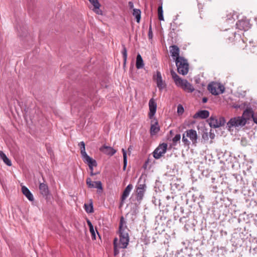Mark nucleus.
Segmentation results:
<instances>
[{
    "mask_svg": "<svg viewBox=\"0 0 257 257\" xmlns=\"http://www.w3.org/2000/svg\"><path fill=\"white\" fill-rule=\"evenodd\" d=\"M254 116L253 111L251 108H247L243 112L242 117H243L245 119L246 122L247 120L249 119L250 117L253 118V116Z\"/></svg>",
    "mask_w": 257,
    "mask_h": 257,
    "instance_id": "obj_21",
    "label": "nucleus"
},
{
    "mask_svg": "<svg viewBox=\"0 0 257 257\" xmlns=\"http://www.w3.org/2000/svg\"><path fill=\"white\" fill-rule=\"evenodd\" d=\"M95 174H96L95 173H93V171H90V175H91V176H93V175H95Z\"/></svg>",
    "mask_w": 257,
    "mask_h": 257,
    "instance_id": "obj_40",
    "label": "nucleus"
},
{
    "mask_svg": "<svg viewBox=\"0 0 257 257\" xmlns=\"http://www.w3.org/2000/svg\"><path fill=\"white\" fill-rule=\"evenodd\" d=\"M150 112L149 115L150 118H152L155 115L157 109V103L153 99H151L149 102Z\"/></svg>",
    "mask_w": 257,
    "mask_h": 257,
    "instance_id": "obj_11",
    "label": "nucleus"
},
{
    "mask_svg": "<svg viewBox=\"0 0 257 257\" xmlns=\"http://www.w3.org/2000/svg\"><path fill=\"white\" fill-rule=\"evenodd\" d=\"M209 115V112L208 111L206 110H200L196 113L194 115V118H206Z\"/></svg>",
    "mask_w": 257,
    "mask_h": 257,
    "instance_id": "obj_20",
    "label": "nucleus"
},
{
    "mask_svg": "<svg viewBox=\"0 0 257 257\" xmlns=\"http://www.w3.org/2000/svg\"><path fill=\"white\" fill-rule=\"evenodd\" d=\"M122 152L123 153V170H125L126 165H127V157H126V152L124 149H122Z\"/></svg>",
    "mask_w": 257,
    "mask_h": 257,
    "instance_id": "obj_30",
    "label": "nucleus"
},
{
    "mask_svg": "<svg viewBox=\"0 0 257 257\" xmlns=\"http://www.w3.org/2000/svg\"><path fill=\"white\" fill-rule=\"evenodd\" d=\"M208 89L212 94L217 95L224 92L225 87L220 83L212 82L208 85Z\"/></svg>",
    "mask_w": 257,
    "mask_h": 257,
    "instance_id": "obj_6",
    "label": "nucleus"
},
{
    "mask_svg": "<svg viewBox=\"0 0 257 257\" xmlns=\"http://www.w3.org/2000/svg\"><path fill=\"white\" fill-rule=\"evenodd\" d=\"M148 37L150 39H152L153 37V34L152 31V28L151 24H150L149 29Z\"/></svg>",
    "mask_w": 257,
    "mask_h": 257,
    "instance_id": "obj_35",
    "label": "nucleus"
},
{
    "mask_svg": "<svg viewBox=\"0 0 257 257\" xmlns=\"http://www.w3.org/2000/svg\"><path fill=\"white\" fill-rule=\"evenodd\" d=\"M252 119L254 122L257 124V114H254Z\"/></svg>",
    "mask_w": 257,
    "mask_h": 257,
    "instance_id": "obj_37",
    "label": "nucleus"
},
{
    "mask_svg": "<svg viewBox=\"0 0 257 257\" xmlns=\"http://www.w3.org/2000/svg\"><path fill=\"white\" fill-rule=\"evenodd\" d=\"M167 149V144L163 143L160 145L154 151L153 154L154 157L158 159L160 158L166 152Z\"/></svg>",
    "mask_w": 257,
    "mask_h": 257,
    "instance_id": "obj_7",
    "label": "nucleus"
},
{
    "mask_svg": "<svg viewBox=\"0 0 257 257\" xmlns=\"http://www.w3.org/2000/svg\"><path fill=\"white\" fill-rule=\"evenodd\" d=\"M146 186L145 184H138L137 187V199L138 201H141L144 197L146 191Z\"/></svg>",
    "mask_w": 257,
    "mask_h": 257,
    "instance_id": "obj_8",
    "label": "nucleus"
},
{
    "mask_svg": "<svg viewBox=\"0 0 257 257\" xmlns=\"http://www.w3.org/2000/svg\"><path fill=\"white\" fill-rule=\"evenodd\" d=\"M40 193L44 197L47 196L49 194L48 185L44 183H40L39 187Z\"/></svg>",
    "mask_w": 257,
    "mask_h": 257,
    "instance_id": "obj_17",
    "label": "nucleus"
},
{
    "mask_svg": "<svg viewBox=\"0 0 257 257\" xmlns=\"http://www.w3.org/2000/svg\"><path fill=\"white\" fill-rule=\"evenodd\" d=\"M89 2L93 5V8L92 10L98 15H102V11L100 9V4L98 0H88Z\"/></svg>",
    "mask_w": 257,
    "mask_h": 257,
    "instance_id": "obj_15",
    "label": "nucleus"
},
{
    "mask_svg": "<svg viewBox=\"0 0 257 257\" xmlns=\"http://www.w3.org/2000/svg\"><path fill=\"white\" fill-rule=\"evenodd\" d=\"M175 62L178 73L183 75H186L189 70L187 60L182 57L178 58Z\"/></svg>",
    "mask_w": 257,
    "mask_h": 257,
    "instance_id": "obj_4",
    "label": "nucleus"
},
{
    "mask_svg": "<svg viewBox=\"0 0 257 257\" xmlns=\"http://www.w3.org/2000/svg\"><path fill=\"white\" fill-rule=\"evenodd\" d=\"M84 208L85 211L87 213H92L93 212V208L92 202H91V203L89 204H85Z\"/></svg>",
    "mask_w": 257,
    "mask_h": 257,
    "instance_id": "obj_28",
    "label": "nucleus"
},
{
    "mask_svg": "<svg viewBox=\"0 0 257 257\" xmlns=\"http://www.w3.org/2000/svg\"><path fill=\"white\" fill-rule=\"evenodd\" d=\"M248 24V23H246L244 21H239L237 23H236V25H237V27L239 29H243V30H245V27H243V25L244 24Z\"/></svg>",
    "mask_w": 257,
    "mask_h": 257,
    "instance_id": "obj_31",
    "label": "nucleus"
},
{
    "mask_svg": "<svg viewBox=\"0 0 257 257\" xmlns=\"http://www.w3.org/2000/svg\"><path fill=\"white\" fill-rule=\"evenodd\" d=\"M132 150V148L131 146H130V147L128 148V151L130 153L131 152V151Z\"/></svg>",
    "mask_w": 257,
    "mask_h": 257,
    "instance_id": "obj_39",
    "label": "nucleus"
},
{
    "mask_svg": "<svg viewBox=\"0 0 257 257\" xmlns=\"http://www.w3.org/2000/svg\"><path fill=\"white\" fill-rule=\"evenodd\" d=\"M0 158L3 160L4 163L9 166H12L11 160L6 156L5 154L2 151H0Z\"/></svg>",
    "mask_w": 257,
    "mask_h": 257,
    "instance_id": "obj_24",
    "label": "nucleus"
},
{
    "mask_svg": "<svg viewBox=\"0 0 257 257\" xmlns=\"http://www.w3.org/2000/svg\"><path fill=\"white\" fill-rule=\"evenodd\" d=\"M181 139V135L180 134L176 135L172 140L173 143L175 145L177 142H179Z\"/></svg>",
    "mask_w": 257,
    "mask_h": 257,
    "instance_id": "obj_33",
    "label": "nucleus"
},
{
    "mask_svg": "<svg viewBox=\"0 0 257 257\" xmlns=\"http://www.w3.org/2000/svg\"><path fill=\"white\" fill-rule=\"evenodd\" d=\"M128 6L131 9H134V4L132 2H128Z\"/></svg>",
    "mask_w": 257,
    "mask_h": 257,
    "instance_id": "obj_36",
    "label": "nucleus"
},
{
    "mask_svg": "<svg viewBox=\"0 0 257 257\" xmlns=\"http://www.w3.org/2000/svg\"><path fill=\"white\" fill-rule=\"evenodd\" d=\"M87 223L89 227V231L91 233L92 238L93 239H96L95 232V230L93 228L92 224L91 223L90 221L89 220H88L87 221Z\"/></svg>",
    "mask_w": 257,
    "mask_h": 257,
    "instance_id": "obj_27",
    "label": "nucleus"
},
{
    "mask_svg": "<svg viewBox=\"0 0 257 257\" xmlns=\"http://www.w3.org/2000/svg\"><path fill=\"white\" fill-rule=\"evenodd\" d=\"M198 136L197 132L193 129L186 131L182 136V142L185 146H189L191 142L193 145L196 146L197 143Z\"/></svg>",
    "mask_w": 257,
    "mask_h": 257,
    "instance_id": "obj_3",
    "label": "nucleus"
},
{
    "mask_svg": "<svg viewBox=\"0 0 257 257\" xmlns=\"http://www.w3.org/2000/svg\"><path fill=\"white\" fill-rule=\"evenodd\" d=\"M22 192L30 201H33L34 200L33 194L27 187L23 186L22 187Z\"/></svg>",
    "mask_w": 257,
    "mask_h": 257,
    "instance_id": "obj_18",
    "label": "nucleus"
},
{
    "mask_svg": "<svg viewBox=\"0 0 257 257\" xmlns=\"http://www.w3.org/2000/svg\"><path fill=\"white\" fill-rule=\"evenodd\" d=\"M160 130L158 122L156 119H153L151 121V126L150 128V134L152 136L155 135Z\"/></svg>",
    "mask_w": 257,
    "mask_h": 257,
    "instance_id": "obj_10",
    "label": "nucleus"
},
{
    "mask_svg": "<svg viewBox=\"0 0 257 257\" xmlns=\"http://www.w3.org/2000/svg\"><path fill=\"white\" fill-rule=\"evenodd\" d=\"M79 146L80 148L81 154L82 155V159L87 157H89V156L87 154L85 151V143L83 142H81L79 144Z\"/></svg>",
    "mask_w": 257,
    "mask_h": 257,
    "instance_id": "obj_25",
    "label": "nucleus"
},
{
    "mask_svg": "<svg viewBox=\"0 0 257 257\" xmlns=\"http://www.w3.org/2000/svg\"><path fill=\"white\" fill-rule=\"evenodd\" d=\"M224 123V120L223 118H220L219 120L215 118H211L210 119V125L211 126L216 128L222 125Z\"/></svg>",
    "mask_w": 257,
    "mask_h": 257,
    "instance_id": "obj_19",
    "label": "nucleus"
},
{
    "mask_svg": "<svg viewBox=\"0 0 257 257\" xmlns=\"http://www.w3.org/2000/svg\"><path fill=\"white\" fill-rule=\"evenodd\" d=\"M207 101V98L206 97H203L202 99V102L203 103H206Z\"/></svg>",
    "mask_w": 257,
    "mask_h": 257,
    "instance_id": "obj_38",
    "label": "nucleus"
},
{
    "mask_svg": "<svg viewBox=\"0 0 257 257\" xmlns=\"http://www.w3.org/2000/svg\"><path fill=\"white\" fill-rule=\"evenodd\" d=\"M122 55L123 58V65H125L127 59V51L125 47H123V51H122Z\"/></svg>",
    "mask_w": 257,
    "mask_h": 257,
    "instance_id": "obj_32",
    "label": "nucleus"
},
{
    "mask_svg": "<svg viewBox=\"0 0 257 257\" xmlns=\"http://www.w3.org/2000/svg\"><path fill=\"white\" fill-rule=\"evenodd\" d=\"M158 19L160 21H163L164 20V17H163V8L162 6H160L158 7Z\"/></svg>",
    "mask_w": 257,
    "mask_h": 257,
    "instance_id": "obj_29",
    "label": "nucleus"
},
{
    "mask_svg": "<svg viewBox=\"0 0 257 257\" xmlns=\"http://www.w3.org/2000/svg\"><path fill=\"white\" fill-rule=\"evenodd\" d=\"M155 79L157 86L160 90H162L165 87L166 84L162 80L161 74L160 72H157L156 77Z\"/></svg>",
    "mask_w": 257,
    "mask_h": 257,
    "instance_id": "obj_13",
    "label": "nucleus"
},
{
    "mask_svg": "<svg viewBox=\"0 0 257 257\" xmlns=\"http://www.w3.org/2000/svg\"><path fill=\"white\" fill-rule=\"evenodd\" d=\"M119 233V239L115 238L113 240L114 255L115 256L119 253V249L126 248L129 242L128 229L122 217L120 220Z\"/></svg>",
    "mask_w": 257,
    "mask_h": 257,
    "instance_id": "obj_1",
    "label": "nucleus"
},
{
    "mask_svg": "<svg viewBox=\"0 0 257 257\" xmlns=\"http://www.w3.org/2000/svg\"><path fill=\"white\" fill-rule=\"evenodd\" d=\"M245 119L242 116H235L230 119L227 123L230 129L231 127H242L246 124Z\"/></svg>",
    "mask_w": 257,
    "mask_h": 257,
    "instance_id": "obj_5",
    "label": "nucleus"
},
{
    "mask_svg": "<svg viewBox=\"0 0 257 257\" xmlns=\"http://www.w3.org/2000/svg\"><path fill=\"white\" fill-rule=\"evenodd\" d=\"M144 66V64L142 57L140 54H138L137 56L136 67L137 69H141L143 68Z\"/></svg>",
    "mask_w": 257,
    "mask_h": 257,
    "instance_id": "obj_23",
    "label": "nucleus"
},
{
    "mask_svg": "<svg viewBox=\"0 0 257 257\" xmlns=\"http://www.w3.org/2000/svg\"><path fill=\"white\" fill-rule=\"evenodd\" d=\"M86 184L90 188H96L100 190H102V184L100 181L92 182L90 178L86 179Z\"/></svg>",
    "mask_w": 257,
    "mask_h": 257,
    "instance_id": "obj_9",
    "label": "nucleus"
},
{
    "mask_svg": "<svg viewBox=\"0 0 257 257\" xmlns=\"http://www.w3.org/2000/svg\"><path fill=\"white\" fill-rule=\"evenodd\" d=\"M170 53L173 58L176 61L178 58H180L179 56L180 50L179 48L176 45H173L170 47Z\"/></svg>",
    "mask_w": 257,
    "mask_h": 257,
    "instance_id": "obj_16",
    "label": "nucleus"
},
{
    "mask_svg": "<svg viewBox=\"0 0 257 257\" xmlns=\"http://www.w3.org/2000/svg\"><path fill=\"white\" fill-rule=\"evenodd\" d=\"M133 15L136 18L137 23H140L141 18V11L139 9H134Z\"/></svg>",
    "mask_w": 257,
    "mask_h": 257,
    "instance_id": "obj_26",
    "label": "nucleus"
},
{
    "mask_svg": "<svg viewBox=\"0 0 257 257\" xmlns=\"http://www.w3.org/2000/svg\"><path fill=\"white\" fill-rule=\"evenodd\" d=\"M83 160L85 163L88 165L90 170L93 171V167L97 166L96 161L89 156L83 159Z\"/></svg>",
    "mask_w": 257,
    "mask_h": 257,
    "instance_id": "obj_14",
    "label": "nucleus"
},
{
    "mask_svg": "<svg viewBox=\"0 0 257 257\" xmlns=\"http://www.w3.org/2000/svg\"><path fill=\"white\" fill-rule=\"evenodd\" d=\"M171 75L178 87L188 92H192L194 90V88L191 83L187 80L182 79L173 70H171Z\"/></svg>",
    "mask_w": 257,
    "mask_h": 257,
    "instance_id": "obj_2",
    "label": "nucleus"
},
{
    "mask_svg": "<svg viewBox=\"0 0 257 257\" xmlns=\"http://www.w3.org/2000/svg\"><path fill=\"white\" fill-rule=\"evenodd\" d=\"M133 188V186L132 184H129L126 186L123 191L121 196L122 201H123L128 197Z\"/></svg>",
    "mask_w": 257,
    "mask_h": 257,
    "instance_id": "obj_22",
    "label": "nucleus"
},
{
    "mask_svg": "<svg viewBox=\"0 0 257 257\" xmlns=\"http://www.w3.org/2000/svg\"><path fill=\"white\" fill-rule=\"evenodd\" d=\"M100 151L109 156H112L116 152V151L113 148L105 145L100 148Z\"/></svg>",
    "mask_w": 257,
    "mask_h": 257,
    "instance_id": "obj_12",
    "label": "nucleus"
},
{
    "mask_svg": "<svg viewBox=\"0 0 257 257\" xmlns=\"http://www.w3.org/2000/svg\"><path fill=\"white\" fill-rule=\"evenodd\" d=\"M184 111V107L181 104H179L177 107V112L179 115H181Z\"/></svg>",
    "mask_w": 257,
    "mask_h": 257,
    "instance_id": "obj_34",
    "label": "nucleus"
}]
</instances>
